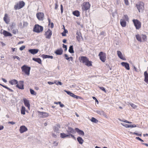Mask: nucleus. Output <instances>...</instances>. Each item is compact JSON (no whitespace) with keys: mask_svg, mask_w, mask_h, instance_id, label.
<instances>
[{"mask_svg":"<svg viewBox=\"0 0 148 148\" xmlns=\"http://www.w3.org/2000/svg\"><path fill=\"white\" fill-rule=\"evenodd\" d=\"M22 71L24 72L27 75H29L31 67L27 66L26 65H24L21 68Z\"/></svg>","mask_w":148,"mask_h":148,"instance_id":"f257e3e1","label":"nucleus"},{"mask_svg":"<svg viewBox=\"0 0 148 148\" xmlns=\"http://www.w3.org/2000/svg\"><path fill=\"white\" fill-rule=\"evenodd\" d=\"M43 29V27L42 26L38 24H36L33 28V31L35 32L39 33L42 32Z\"/></svg>","mask_w":148,"mask_h":148,"instance_id":"f03ea898","label":"nucleus"},{"mask_svg":"<svg viewBox=\"0 0 148 148\" xmlns=\"http://www.w3.org/2000/svg\"><path fill=\"white\" fill-rule=\"evenodd\" d=\"M90 4L88 2H84L82 7V12L86 11L89 10L90 7Z\"/></svg>","mask_w":148,"mask_h":148,"instance_id":"7ed1b4c3","label":"nucleus"},{"mask_svg":"<svg viewBox=\"0 0 148 148\" xmlns=\"http://www.w3.org/2000/svg\"><path fill=\"white\" fill-rule=\"evenodd\" d=\"M136 6L139 12H142L144 9V3L142 2H140L136 4Z\"/></svg>","mask_w":148,"mask_h":148,"instance_id":"20e7f679","label":"nucleus"},{"mask_svg":"<svg viewBox=\"0 0 148 148\" xmlns=\"http://www.w3.org/2000/svg\"><path fill=\"white\" fill-rule=\"evenodd\" d=\"M132 21L137 29H138L141 27V23L138 20L134 19Z\"/></svg>","mask_w":148,"mask_h":148,"instance_id":"39448f33","label":"nucleus"},{"mask_svg":"<svg viewBox=\"0 0 148 148\" xmlns=\"http://www.w3.org/2000/svg\"><path fill=\"white\" fill-rule=\"evenodd\" d=\"M99 57L100 59L103 62H105L106 60V54L102 51H101L99 53Z\"/></svg>","mask_w":148,"mask_h":148,"instance_id":"423d86ee","label":"nucleus"},{"mask_svg":"<svg viewBox=\"0 0 148 148\" xmlns=\"http://www.w3.org/2000/svg\"><path fill=\"white\" fill-rule=\"evenodd\" d=\"M38 112L39 113L38 116L40 117L45 118L49 116V114L47 112L39 111H38Z\"/></svg>","mask_w":148,"mask_h":148,"instance_id":"0eeeda50","label":"nucleus"},{"mask_svg":"<svg viewBox=\"0 0 148 148\" xmlns=\"http://www.w3.org/2000/svg\"><path fill=\"white\" fill-rule=\"evenodd\" d=\"M52 34V31L49 29H48V30L45 33V36L46 38L49 39L50 38Z\"/></svg>","mask_w":148,"mask_h":148,"instance_id":"6e6552de","label":"nucleus"},{"mask_svg":"<svg viewBox=\"0 0 148 148\" xmlns=\"http://www.w3.org/2000/svg\"><path fill=\"white\" fill-rule=\"evenodd\" d=\"M36 16L38 20L42 21L44 17V14L42 12H39L36 14Z\"/></svg>","mask_w":148,"mask_h":148,"instance_id":"1a4fd4ad","label":"nucleus"},{"mask_svg":"<svg viewBox=\"0 0 148 148\" xmlns=\"http://www.w3.org/2000/svg\"><path fill=\"white\" fill-rule=\"evenodd\" d=\"M66 127H68V128L66 129V131L68 134H74L75 133V129L74 130L71 127L68 126V125H67Z\"/></svg>","mask_w":148,"mask_h":148,"instance_id":"9d476101","label":"nucleus"},{"mask_svg":"<svg viewBox=\"0 0 148 148\" xmlns=\"http://www.w3.org/2000/svg\"><path fill=\"white\" fill-rule=\"evenodd\" d=\"M16 86L18 88L23 90L24 89V81H20L19 82L18 84H17Z\"/></svg>","mask_w":148,"mask_h":148,"instance_id":"9b49d317","label":"nucleus"},{"mask_svg":"<svg viewBox=\"0 0 148 148\" xmlns=\"http://www.w3.org/2000/svg\"><path fill=\"white\" fill-rule=\"evenodd\" d=\"M79 59L80 62L85 64L86 61H88V59L86 56H82L80 58L79 57Z\"/></svg>","mask_w":148,"mask_h":148,"instance_id":"f8f14e48","label":"nucleus"},{"mask_svg":"<svg viewBox=\"0 0 148 148\" xmlns=\"http://www.w3.org/2000/svg\"><path fill=\"white\" fill-rule=\"evenodd\" d=\"M76 35H77L76 38L77 40L79 42H80L81 39L83 38L81 32H80L77 31L76 33Z\"/></svg>","mask_w":148,"mask_h":148,"instance_id":"ddd939ff","label":"nucleus"},{"mask_svg":"<svg viewBox=\"0 0 148 148\" xmlns=\"http://www.w3.org/2000/svg\"><path fill=\"white\" fill-rule=\"evenodd\" d=\"M60 128V125L59 124L56 125L53 127V130L56 133L59 132V131Z\"/></svg>","mask_w":148,"mask_h":148,"instance_id":"4468645a","label":"nucleus"},{"mask_svg":"<svg viewBox=\"0 0 148 148\" xmlns=\"http://www.w3.org/2000/svg\"><path fill=\"white\" fill-rule=\"evenodd\" d=\"M27 130V128L24 125H22L20 127L19 131L21 133H23Z\"/></svg>","mask_w":148,"mask_h":148,"instance_id":"2eb2a0df","label":"nucleus"},{"mask_svg":"<svg viewBox=\"0 0 148 148\" xmlns=\"http://www.w3.org/2000/svg\"><path fill=\"white\" fill-rule=\"evenodd\" d=\"M75 130L79 135L83 136H84V133L83 131L79 129L78 128H75Z\"/></svg>","mask_w":148,"mask_h":148,"instance_id":"dca6fc26","label":"nucleus"},{"mask_svg":"<svg viewBox=\"0 0 148 148\" xmlns=\"http://www.w3.org/2000/svg\"><path fill=\"white\" fill-rule=\"evenodd\" d=\"M23 103L29 109L30 107V104L29 100L26 99H23Z\"/></svg>","mask_w":148,"mask_h":148,"instance_id":"f3484780","label":"nucleus"},{"mask_svg":"<svg viewBox=\"0 0 148 148\" xmlns=\"http://www.w3.org/2000/svg\"><path fill=\"white\" fill-rule=\"evenodd\" d=\"M38 49H30L28 50L29 52L32 54L34 55L37 53L38 51Z\"/></svg>","mask_w":148,"mask_h":148,"instance_id":"a211bd4d","label":"nucleus"},{"mask_svg":"<svg viewBox=\"0 0 148 148\" xmlns=\"http://www.w3.org/2000/svg\"><path fill=\"white\" fill-rule=\"evenodd\" d=\"M63 52V50L61 48H60L59 49H57L54 52L55 53L56 55H61Z\"/></svg>","mask_w":148,"mask_h":148,"instance_id":"6ab92c4d","label":"nucleus"},{"mask_svg":"<svg viewBox=\"0 0 148 148\" xmlns=\"http://www.w3.org/2000/svg\"><path fill=\"white\" fill-rule=\"evenodd\" d=\"M121 64L123 66L125 67L127 70H130L129 64L128 63L123 62H121Z\"/></svg>","mask_w":148,"mask_h":148,"instance_id":"aec40b11","label":"nucleus"},{"mask_svg":"<svg viewBox=\"0 0 148 148\" xmlns=\"http://www.w3.org/2000/svg\"><path fill=\"white\" fill-rule=\"evenodd\" d=\"M2 33L5 37L12 36V34L10 33L5 30H3Z\"/></svg>","mask_w":148,"mask_h":148,"instance_id":"412c9836","label":"nucleus"},{"mask_svg":"<svg viewBox=\"0 0 148 148\" xmlns=\"http://www.w3.org/2000/svg\"><path fill=\"white\" fill-rule=\"evenodd\" d=\"M144 81L147 84H148V73L147 71L144 72Z\"/></svg>","mask_w":148,"mask_h":148,"instance_id":"4be33fe9","label":"nucleus"},{"mask_svg":"<svg viewBox=\"0 0 148 148\" xmlns=\"http://www.w3.org/2000/svg\"><path fill=\"white\" fill-rule=\"evenodd\" d=\"M94 112H96L98 114H99L101 115H103L104 116H106V114L103 111L96 110L94 111Z\"/></svg>","mask_w":148,"mask_h":148,"instance_id":"5701e85b","label":"nucleus"},{"mask_svg":"<svg viewBox=\"0 0 148 148\" xmlns=\"http://www.w3.org/2000/svg\"><path fill=\"white\" fill-rule=\"evenodd\" d=\"M9 83L11 85L17 84L18 83V82L17 80L13 79L10 80L9 81Z\"/></svg>","mask_w":148,"mask_h":148,"instance_id":"b1692460","label":"nucleus"},{"mask_svg":"<svg viewBox=\"0 0 148 148\" xmlns=\"http://www.w3.org/2000/svg\"><path fill=\"white\" fill-rule=\"evenodd\" d=\"M32 59L33 61L38 62L39 64H42V60L40 58H33Z\"/></svg>","mask_w":148,"mask_h":148,"instance_id":"393cba45","label":"nucleus"},{"mask_svg":"<svg viewBox=\"0 0 148 148\" xmlns=\"http://www.w3.org/2000/svg\"><path fill=\"white\" fill-rule=\"evenodd\" d=\"M41 56L44 59H46V58H51V59H52L53 58V56H49L48 55L46 54H42Z\"/></svg>","mask_w":148,"mask_h":148,"instance_id":"a878e982","label":"nucleus"},{"mask_svg":"<svg viewBox=\"0 0 148 148\" xmlns=\"http://www.w3.org/2000/svg\"><path fill=\"white\" fill-rule=\"evenodd\" d=\"M120 24L122 27H125L126 26V23L125 21L124 20L121 19L120 20Z\"/></svg>","mask_w":148,"mask_h":148,"instance_id":"bb28decb","label":"nucleus"},{"mask_svg":"<svg viewBox=\"0 0 148 148\" xmlns=\"http://www.w3.org/2000/svg\"><path fill=\"white\" fill-rule=\"evenodd\" d=\"M26 111L25 108L23 106H21V114L24 115L25 114V112Z\"/></svg>","mask_w":148,"mask_h":148,"instance_id":"cd10ccee","label":"nucleus"},{"mask_svg":"<svg viewBox=\"0 0 148 148\" xmlns=\"http://www.w3.org/2000/svg\"><path fill=\"white\" fill-rule=\"evenodd\" d=\"M73 14L75 16L78 17L80 15V12L78 10H75L73 12Z\"/></svg>","mask_w":148,"mask_h":148,"instance_id":"c85d7f7f","label":"nucleus"},{"mask_svg":"<svg viewBox=\"0 0 148 148\" xmlns=\"http://www.w3.org/2000/svg\"><path fill=\"white\" fill-rule=\"evenodd\" d=\"M117 54L118 57L121 59L124 60V59L123 57V56L121 52L119 51H117Z\"/></svg>","mask_w":148,"mask_h":148,"instance_id":"c756f323","label":"nucleus"},{"mask_svg":"<svg viewBox=\"0 0 148 148\" xmlns=\"http://www.w3.org/2000/svg\"><path fill=\"white\" fill-rule=\"evenodd\" d=\"M77 140L79 143L80 144H82L84 141L82 138L80 136H78L77 137Z\"/></svg>","mask_w":148,"mask_h":148,"instance_id":"7c9ffc66","label":"nucleus"},{"mask_svg":"<svg viewBox=\"0 0 148 148\" xmlns=\"http://www.w3.org/2000/svg\"><path fill=\"white\" fill-rule=\"evenodd\" d=\"M19 4L18 9L22 8L25 5V3L23 1H20Z\"/></svg>","mask_w":148,"mask_h":148,"instance_id":"2f4dec72","label":"nucleus"},{"mask_svg":"<svg viewBox=\"0 0 148 148\" xmlns=\"http://www.w3.org/2000/svg\"><path fill=\"white\" fill-rule=\"evenodd\" d=\"M60 137L62 138H65L67 137H69V134H65L64 133H61L60 134Z\"/></svg>","mask_w":148,"mask_h":148,"instance_id":"473e14b6","label":"nucleus"},{"mask_svg":"<svg viewBox=\"0 0 148 148\" xmlns=\"http://www.w3.org/2000/svg\"><path fill=\"white\" fill-rule=\"evenodd\" d=\"M125 127L126 128L129 127H136V126L135 125H132V124H125Z\"/></svg>","mask_w":148,"mask_h":148,"instance_id":"72a5a7b5","label":"nucleus"},{"mask_svg":"<svg viewBox=\"0 0 148 148\" xmlns=\"http://www.w3.org/2000/svg\"><path fill=\"white\" fill-rule=\"evenodd\" d=\"M85 63V64L87 66H92V62L91 61H90L88 59V61H86Z\"/></svg>","mask_w":148,"mask_h":148,"instance_id":"f704fd0d","label":"nucleus"},{"mask_svg":"<svg viewBox=\"0 0 148 148\" xmlns=\"http://www.w3.org/2000/svg\"><path fill=\"white\" fill-rule=\"evenodd\" d=\"M69 51L71 53H74L73 49V45H71L69 47Z\"/></svg>","mask_w":148,"mask_h":148,"instance_id":"c9c22d12","label":"nucleus"},{"mask_svg":"<svg viewBox=\"0 0 148 148\" xmlns=\"http://www.w3.org/2000/svg\"><path fill=\"white\" fill-rule=\"evenodd\" d=\"M71 97H72L74 98H76V99H82V97H81L78 96L77 95H75L74 94L72 93L71 94Z\"/></svg>","mask_w":148,"mask_h":148,"instance_id":"e433bc0d","label":"nucleus"},{"mask_svg":"<svg viewBox=\"0 0 148 148\" xmlns=\"http://www.w3.org/2000/svg\"><path fill=\"white\" fill-rule=\"evenodd\" d=\"M136 39L138 41L140 42H142L141 36H140L139 35L137 34L136 35Z\"/></svg>","mask_w":148,"mask_h":148,"instance_id":"4c0bfd02","label":"nucleus"},{"mask_svg":"<svg viewBox=\"0 0 148 148\" xmlns=\"http://www.w3.org/2000/svg\"><path fill=\"white\" fill-rule=\"evenodd\" d=\"M90 120L91 122L95 123H97L98 122V120L96 119L93 117H92Z\"/></svg>","mask_w":148,"mask_h":148,"instance_id":"58836bf2","label":"nucleus"},{"mask_svg":"<svg viewBox=\"0 0 148 148\" xmlns=\"http://www.w3.org/2000/svg\"><path fill=\"white\" fill-rule=\"evenodd\" d=\"M68 33V30L66 29H64V31L63 32H62V36H66V33Z\"/></svg>","mask_w":148,"mask_h":148,"instance_id":"ea45409f","label":"nucleus"},{"mask_svg":"<svg viewBox=\"0 0 148 148\" xmlns=\"http://www.w3.org/2000/svg\"><path fill=\"white\" fill-rule=\"evenodd\" d=\"M7 14H5V16L3 18V20L7 24L8 23L9 21H7Z\"/></svg>","mask_w":148,"mask_h":148,"instance_id":"a19ab883","label":"nucleus"},{"mask_svg":"<svg viewBox=\"0 0 148 148\" xmlns=\"http://www.w3.org/2000/svg\"><path fill=\"white\" fill-rule=\"evenodd\" d=\"M30 91L31 94L34 95H36V93L34 91L33 89L31 88H30Z\"/></svg>","mask_w":148,"mask_h":148,"instance_id":"79ce46f5","label":"nucleus"},{"mask_svg":"<svg viewBox=\"0 0 148 148\" xmlns=\"http://www.w3.org/2000/svg\"><path fill=\"white\" fill-rule=\"evenodd\" d=\"M141 38H142L143 40L144 41L146 40L147 39V36L145 35L142 34L141 35Z\"/></svg>","mask_w":148,"mask_h":148,"instance_id":"37998d69","label":"nucleus"},{"mask_svg":"<svg viewBox=\"0 0 148 148\" xmlns=\"http://www.w3.org/2000/svg\"><path fill=\"white\" fill-rule=\"evenodd\" d=\"M130 104L131 106L134 109H135L137 107V106L133 103H130Z\"/></svg>","mask_w":148,"mask_h":148,"instance_id":"c03bdc74","label":"nucleus"},{"mask_svg":"<svg viewBox=\"0 0 148 148\" xmlns=\"http://www.w3.org/2000/svg\"><path fill=\"white\" fill-rule=\"evenodd\" d=\"M130 133L131 134H135L137 136H142V134H138L137 133H136V132H130Z\"/></svg>","mask_w":148,"mask_h":148,"instance_id":"a18cd8bd","label":"nucleus"},{"mask_svg":"<svg viewBox=\"0 0 148 148\" xmlns=\"http://www.w3.org/2000/svg\"><path fill=\"white\" fill-rule=\"evenodd\" d=\"M99 88L100 89L102 90V91L104 92H106V90L105 89V88L102 86H99Z\"/></svg>","mask_w":148,"mask_h":148,"instance_id":"49530a36","label":"nucleus"},{"mask_svg":"<svg viewBox=\"0 0 148 148\" xmlns=\"http://www.w3.org/2000/svg\"><path fill=\"white\" fill-rule=\"evenodd\" d=\"M18 31L17 29H15L12 30V33L14 34H16L17 33H18Z\"/></svg>","mask_w":148,"mask_h":148,"instance_id":"de8ad7c7","label":"nucleus"},{"mask_svg":"<svg viewBox=\"0 0 148 148\" xmlns=\"http://www.w3.org/2000/svg\"><path fill=\"white\" fill-rule=\"evenodd\" d=\"M54 83H55L57 85H61L62 84V83L61 82H60V81H58V82L56 81V82H54Z\"/></svg>","mask_w":148,"mask_h":148,"instance_id":"09e8293b","label":"nucleus"},{"mask_svg":"<svg viewBox=\"0 0 148 148\" xmlns=\"http://www.w3.org/2000/svg\"><path fill=\"white\" fill-rule=\"evenodd\" d=\"M64 91L66 92L68 95H69L70 96L71 95V94L72 93V92L69 91H67L65 90H64Z\"/></svg>","mask_w":148,"mask_h":148,"instance_id":"8fccbe9b","label":"nucleus"},{"mask_svg":"<svg viewBox=\"0 0 148 148\" xmlns=\"http://www.w3.org/2000/svg\"><path fill=\"white\" fill-rule=\"evenodd\" d=\"M19 4L17 3L16 5H15L14 6V8L15 10H17L19 8Z\"/></svg>","mask_w":148,"mask_h":148,"instance_id":"3c124183","label":"nucleus"},{"mask_svg":"<svg viewBox=\"0 0 148 148\" xmlns=\"http://www.w3.org/2000/svg\"><path fill=\"white\" fill-rule=\"evenodd\" d=\"M124 19L126 21H128L129 20V18L128 16L127 15H124Z\"/></svg>","mask_w":148,"mask_h":148,"instance_id":"603ef678","label":"nucleus"},{"mask_svg":"<svg viewBox=\"0 0 148 148\" xmlns=\"http://www.w3.org/2000/svg\"><path fill=\"white\" fill-rule=\"evenodd\" d=\"M65 58L67 60H69V57L68 55L66 54H65L64 55Z\"/></svg>","mask_w":148,"mask_h":148,"instance_id":"864d4df0","label":"nucleus"},{"mask_svg":"<svg viewBox=\"0 0 148 148\" xmlns=\"http://www.w3.org/2000/svg\"><path fill=\"white\" fill-rule=\"evenodd\" d=\"M25 47L24 45H23L21 47H20L19 50L21 51L23 50L25 48Z\"/></svg>","mask_w":148,"mask_h":148,"instance_id":"5fc2aeb1","label":"nucleus"},{"mask_svg":"<svg viewBox=\"0 0 148 148\" xmlns=\"http://www.w3.org/2000/svg\"><path fill=\"white\" fill-rule=\"evenodd\" d=\"M62 47L63 48H64L65 51H66L67 50V46L64 44H62Z\"/></svg>","mask_w":148,"mask_h":148,"instance_id":"6e6d98bb","label":"nucleus"},{"mask_svg":"<svg viewBox=\"0 0 148 148\" xmlns=\"http://www.w3.org/2000/svg\"><path fill=\"white\" fill-rule=\"evenodd\" d=\"M69 137H70L71 136V138H73V139H74L75 140H76L75 137L72 134H69Z\"/></svg>","mask_w":148,"mask_h":148,"instance_id":"4d7b16f0","label":"nucleus"},{"mask_svg":"<svg viewBox=\"0 0 148 148\" xmlns=\"http://www.w3.org/2000/svg\"><path fill=\"white\" fill-rule=\"evenodd\" d=\"M15 25V23H12V25L10 26V28L12 29L14 28Z\"/></svg>","mask_w":148,"mask_h":148,"instance_id":"13d9d810","label":"nucleus"},{"mask_svg":"<svg viewBox=\"0 0 148 148\" xmlns=\"http://www.w3.org/2000/svg\"><path fill=\"white\" fill-rule=\"evenodd\" d=\"M60 10L61 11V13L62 14L63 12V7L62 4L60 5Z\"/></svg>","mask_w":148,"mask_h":148,"instance_id":"bf43d9fd","label":"nucleus"},{"mask_svg":"<svg viewBox=\"0 0 148 148\" xmlns=\"http://www.w3.org/2000/svg\"><path fill=\"white\" fill-rule=\"evenodd\" d=\"M13 58L15 59V58H16L17 60H20V58L19 57H18L17 56H13Z\"/></svg>","mask_w":148,"mask_h":148,"instance_id":"052dcab7","label":"nucleus"},{"mask_svg":"<svg viewBox=\"0 0 148 148\" xmlns=\"http://www.w3.org/2000/svg\"><path fill=\"white\" fill-rule=\"evenodd\" d=\"M92 98L93 99L95 100V102H97V104L99 103V101L98 100H97V99L95 97H92Z\"/></svg>","mask_w":148,"mask_h":148,"instance_id":"680f3d73","label":"nucleus"},{"mask_svg":"<svg viewBox=\"0 0 148 148\" xmlns=\"http://www.w3.org/2000/svg\"><path fill=\"white\" fill-rule=\"evenodd\" d=\"M135 138L137 140H138L140 141L141 142H143L144 141L141 138H140L139 137H136Z\"/></svg>","mask_w":148,"mask_h":148,"instance_id":"e2e57ef3","label":"nucleus"},{"mask_svg":"<svg viewBox=\"0 0 148 148\" xmlns=\"http://www.w3.org/2000/svg\"><path fill=\"white\" fill-rule=\"evenodd\" d=\"M123 121V122H125V123H128L131 124V123H132V122L129 121H128L126 120H124V121Z\"/></svg>","mask_w":148,"mask_h":148,"instance_id":"0e129e2a","label":"nucleus"},{"mask_svg":"<svg viewBox=\"0 0 148 148\" xmlns=\"http://www.w3.org/2000/svg\"><path fill=\"white\" fill-rule=\"evenodd\" d=\"M53 143L54 144V146H57L58 145V143L56 142V141H54L53 142Z\"/></svg>","mask_w":148,"mask_h":148,"instance_id":"69168bd1","label":"nucleus"},{"mask_svg":"<svg viewBox=\"0 0 148 148\" xmlns=\"http://www.w3.org/2000/svg\"><path fill=\"white\" fill-rule=\"evenodd\" d=\"M8 123L11 124L12 125H14L15 123V122H14L13 121H9L8 122Z\"/></svg>","mask_w":148,"mask_h":148,"instance_id":"338daca9","label":"nucleus"},{"mask_svg":"<svg viewBox=\"0 0 148 148\" xmlns=\"http://www.w3.org/2000/svg\"><path fill=\"white\" fill-rule=\"evenodd\" d=\"M105 32H104V31H102L100 33V35H104L105 34Z\"/></svg>","mask_w":148,"mask_h":148,"instance_id":"774afa93","label":"nucleus"}]
</instances>
